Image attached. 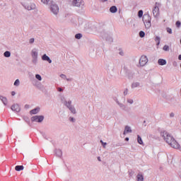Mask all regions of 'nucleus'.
<instances>
[{
    "instance_id": "nucleus-49",
    "label": "nucleus",
    "mask_w": 181,
    "mask_h": 181,
    "mask_svg": "<svg viewBox=\"0 0 181 181\" xmlns=\"http://www.w3.org/2000/svg\"><path fill=\"white\" fill-rule=\"evenodd\" d=\"M125 141H129V138L126 137V138H125Z\"/></svg>"
},
{
    "instance_id": "nucleus-22",
    "label": "nucleus",
    "mask_w": 181,
    "mask_h": 181,
    "mask_svg": "<svg viewBox=\"0 0 181 181\" xmlns=\"http://www.w3.org/2000/svg\"><path fill=\"white\" fill-rule=\"evenodd\" d=\"M68 109L69 110V111H71V112L72 113V114H76V107H74V106H73V105L70 107H68Z\"/></svg>"
},
{
    "instance_id": "nucleus-8",
    "label": "nucleus",
    "mask_w": 181,
    "mask_h": 181,
    "mask_svg": "<svg viewBox=\"0 0 181 181\" xmlns=\"http://www.w3.org/2000/svg\"><path fill=\"white\" fill-rule=\"evenodd\" d=\"M61 102L62 104H64V105H65V107H66L68 108L71 107L73 105H71V100H66V98L64 96L61 97Z\"/></svg>"
},
{
    "instance_id": "nucleus-31",
    "label": "nucleus",
    "mask_w": 181,
    "mask_h": 181,
    "mask_svg": "<svg viewBox=\"0 0 181 181\" xmlns=\"http://www.w3.org/2000/svg\"><path fill=\"white\" fill-rule=\"evenodd\" d=\"M35 78L38 80V81H42V76H40V74H35Z\"/></svg>"
},
{
    "instance_id": "nucleus-27",
    "label": "nucleus",
    "mask_w": 181,
    "mask_h": 181,
    "mask_svg": "<svg viewBox=\"0 0 181 181\" xmlns=\"http://www.w3.org/2000/svg\"><path fill=\"white\" fill-rule=\"evenodd\" d=\"M155 42H156L157 46H159V45H160V37L156 36L155 38Z\"/></svg>"
},
{
    "instance_id": "nucleus-47",
    "label": "nucleus",
    "mask_w": 181,
    "mask_h": 181,
    "mask_svg": "<svg viewBox=\"0 0 181 181\" xmlns=\"http://www.w3.org/2000/svg\"><path fill=\"white\" fill-rule=\"evenodd\" d=\"M98 160L99 162H101V157L98 156Z\"/></svg>"
},
{
    "instance_id": "nucleus-35",
    "label": "nucleus",
    "mask_w": 181,
    "mask_h": 181,
    "mask_svg": "<svg viewBox=\"0 0 181 181\" xmlns=\"http://www.w3.org/2000/svg\"><path fill=\"white\" fill-rule=\"evenodd\" d=\"M108 70H114V64H110L108 67H107Z\"/></svg>"
},
{
    "instance_id": "nucleus-39",
    "label": "nucleus",
    "mask_w": 181,
    "mask_h": 181,
    "mask_svg": "<svg viewBox=\"0 0 181 181\" xmlns=\"http://www.w3.org/2000/svg\"><path fill=\"white\" fill-rule=\"evenodd\" d=\"M166 30H167L168 33H170V35H172V28H167Z\"/></svg>"
},
{
    "instance_id": "nucleus-48",
    "label": "nucleus",
    "mask_w": 181,
    "mask_h": 181,
    "mask_svg": "<svg viewBox=\"0 0 181 181\" xmlns=\"http://www.w3.org/2000/svg\"><path fill=\"white\" fill-rule=\"evenodd\" d=\"M178 59L181 60V54L178 56Z\"/></svg>"
},
{
    "instance_id": "nucleus-28",
    "label": "nucleus",
    "mask_w": 181,
    "mask_h": 181,
    "mask_svg": "<svg viewBox=\"0 0 181 181\" xmlns=\"http://www.w3.org/2000/svg\"><path fill=\"white\" fill-rule=\"evenodd\" d=\"M4 57H11V52H9V51H6V52L4 53Z\"/></svg>"
},
{
    "instance_id": "nucleus-23",
    "label": "nucleus",
    "mask_w": 181,
    "mask_h": 181,
    "mask_svg": "<svg viewBox=\"0 0 181 181\" xmlns=\"http://www.w3.org/2000/svg\"><path fill=\"white\" fill-rule=\"evenodd\" d=\"M23 165H17L15 167V170H17V172H21V170H23Z\"/></svg>"
},
{
    "instance_id": "nucleus-29",
    "label": "nucleus",
    "mask_w": 181,
    "mask_h": 181,
    "mask_svg": "<svg viewBox=\"0 0 181 181\" xmlns=\"http://www.w3.org/2000/svg\"><path fill=\"white\" fill-rule=\"evenodd\" d=\"M20 84H21V81H19V79H16L14 82V86L16 87H19Z\"/></svg>"
},
{
    "instance_id": "nucleus-43",
    "label": "nucleus",
    "mask_w": 181,
    "mask_h": 181,
    "mask_svg": "<svg viewBox=\"0 0 181 181\" xmlns=\"http://www.w3.org/2000/svg\"><path fill=\"white\" fill-rule=\"evenodd\" d=\"M180 25H181L180 21H177V22H176V26H177V28H180Z\"/></svg>"
},
{
    "instance_id": "nucleus-30",
    "label": "nucleus",
    "mask_w": 181,
    "mask_h": 181,
    "mask_svg": "<svg viewBox=\"0 0 181 181\" xmlns=\"http://www.w3.org/2000/svg\"><path fill=\"white\" fill-rule=\"evenodd\" d=\"M138 16H139V18H142V16H144V11H142V10L139 11Z\"/></svg>"
},
{
    "instance_id": "nucleus-1",
    "label": "nucleus",
    "mask_w": 181,
    "mask_h": 181,
    "mask_svg": "<svg viewBox=\"0 0 181 181\" xmlns=\"http://www.w3.org/2000/svg\"><path fill=\"white\" fill-rule=\"evenodd\" d=\"M160 135L163 137L164 141H165L171 148H174V149H179V148H180L179 143L175 140L173 136L170 135L169 132L164 131L160 133Z\"/></svg>"
},
{
    "instance_id": "nucleus-6",
    "label": "nucleus",
    "mask_w": 181,
    "mask_h": 181,
    "mask_svg": "<svg viewBox=\"0 0 181 181\" xmlns=\"http://www.w3.org/2000/svg\"><path fill=\"white\" fill-rule=\"evenodd\" d=\"M159 6H160V4L156 2L155 4V6L153 8V17L156 18V19H158V18H159V15H160Z\"/></svg>"
},
{
    "instance_id": "nucleus-4",
    "label": "nucleus",
    "mask_w": 181,
    "mask_h": 181,
    "mask_svg": "<svg viewBox=\"0 0 181 181\" xmlns=\"http://www.w3.org/2000/svg\"><path fill=\"white\" fill-rule=\"evenodd\" d=\"M152 18L149 14H144L143 16V22L145 25L146 29H151V26H152L151 23Z\"/></svg>"
},
{
    "instance_id": "nucleus-17",
    "label": "nucleus",
    "mask_w": 181,
    "mask_h": 181,
    "mask_svg": "<svg viewBox=\"0 0 181 181\" xmlns=\"http://www.w3.org/2000/svg\"><path fill=\"white\" fill-rule=\"evenodd\" d=\"M158 63L159 66H165V64H166V59H159L158 60Z\"/></svg>"
},
{
    "instance_id": "nucleus-32",
    "label": "nucleus",
    "mask_w": 181,
    "mask_h": 181,
    "mask_svg": "<svg viewBox=\"0 0 181 181\" xmlns=\"http://www.w3.org/2000/svg\"><path fill=\"white\" fill-rule=\"evenodd\" d=\"M41 2L44 4V5H48L50 0H41Z\"/></svg>"
},
{
    "instance_id": "nucleus-20",
    "label": "nucleus",
    "mask_w": 181,
    "mask_h": 181,
    "mask_svg": "<svg viewBox=\"0 0 181 181\" xmlns=\"http://www.w3.org/2000/svg\"><path fill=\"white\" fill-rule=\"evenodd\" d=\"M117 11H118V9L115 6H112L110 8V11L111 12V13H116Z\"/></svg>"
},
{
    "instance_id": "nucleus-41",
    "label": "nucleus",
    "mask_w": 181,
    "mask_h": 181,
    "mask_svg": "<svg viewBox=\"0 0 181 181\" xmlns=\"http://www.w3.org/2000/svg\"><path fill=\"white\" fill-rule=\"evenodd\" d=\"M69 121L71 122H76V119H74V117H69Z\"/></svg>"
},
{
    "instance_id": "nucleus-46",
    "label": "nucleus",
    "mask_w": 181,
    "mask_h": 181,
    "mask_svg": "<svg viewBox=\"0 0 181 181\" xmlns=\"http://www.w3.org/2000/svg\"><path fill=\"white\" fill-rule=\"evenodd\" d=\"M16 94V93H15V91L11 92V95H15Z\"/></svg>"
},
{
    "instance_id": "nucleus-25",
    "label": "nucleus",
    "mask_w": 181,
    "mask_h": 181,
    "mask_svg": "<svg viewBox=\"0 0 181 181\" xmlns=\"http://www.w3.org/2000/svg\"><path fill=\"white\" fill-rule=\"evenodd\" d=\"M137 181H144V175L142 174H139L136 176Z\"/></svg>"
},
{
    "instance_id": "nucleus-13",
    "label": "nucleus",
    "mask_w": 181,
    "mask_h": 181,
    "mask_svg": "<svg viewBox=\"0 0 181 181\" xmlns=\"http://www.w3.org/2000/svg\"><path fill=\"white\" fill-rule=\"evenodd\" d=\"M116 103L123 111H125V110H127V105H125L124 103H119L118 100H116Z\"/></svg>"
},
{
    "instance_id": "nucleus-50",
    "label": "nucleus",
    "mask_w": 181,
    "mask_h": 181,
    "mask_svg": "<svg viewBox=\"0 0 181 181\" xmlns=\"http://www.w3.org/2000/svg\"><path fill=\"white\" fill-rule=\"evenodd\" d=\"M102 1V2H107V1H108V0H101Z\"/></svg>"
},
{
    "instance_id": "nucleus-38",
    "label": "nucleus",
    "mask_w": 181,
    "mask_h": 181,
    "mask_svg": "<svg viewBox=\"0 0 181 181\" xmlns=\"http://www.w3.org/2000/svg\"><path fill=\"white\" fill-rule=\"evenodd\" d=\"M100 144H102V146H103V148H106L107 142H104L103 141V140H100Z\"/></svg>"
},
{
    "instance_id": "nucleus-2",
    "label": "nucleus",
    "mask_w": 181,
    "mask_h": 181,
    "mask_svg": "<svg viewBox=\"0 0 181 181\" xmlns=\"http://www.w3.org/2000/svg\"><path fill=\"white\" fill-rule=\"evenodd\" d=\"M21 4L27 11H35L36 9V4L30 0H21Z\"/></svg>"
},
{
    "instance_id": "nucleus-7",
    "label": "nucleus",
    "mask_w": 181,
    "mask_h": 181,
    "mask_svg": "<svg viewBox=\"0 0 181 181\" xmlns=\"http://www.w3.org/2000/svg\"><path fill=\"white\" fill-rule=\"evenodd\" d=\"M148 62V57L145 55H142L139 59V66L144 67V66H146Z\"/></svg>"
},
{
    "instance_id": "nucleus-26",
    "label": "nucleus",
    "mask_w": 181,
    "mask_h": 181,
    "mask_svg": "<svg viewBox=\"0 0 181 181\" xmlns=\"http://www.w3.org/2000/svg\"><path fill=\"white\" fill-rule=\"evenodd\" d=\"M137 141L140 145H142V144H144V141H142V138L139 135L137 136Z\"/></svg>"
},
{
    "instance_id": "nucleus-37",
    "label": "nucleus",
    "mask_w": 181,
    "mask_h": 181,
    "mask_svg": "<svg viewBox=\"0 0 181 181\" xmlns=\"http://www.w3.org/2000/svg\"><path fill=\"white\" fill-rule=\"evenodd\" d=\"M163 49L165 52H169V47L168 45H165Z\"/></svg>"
},
{
    "instance_id": "nucleus-34",
    "label": "nucleus",
    "mask_w": 181,
    "mask_h": 181,
    "mask_svg": "<svg viewBox=\"0 0 181 181\" xmlns=\"http://www.w3.org/2000/svg\"><path fill=\"white\" fill-rule=\"evenodd\" d=\"M129 90H128V88H125L124 90V91H123V94H124V95L125 96V95H128V93H129Z\"/></svg>"
},
{
    "instance_id": "nucleus-44",
    "label": "nucleus",
    "mask_w": 181,
    "mask_h": 181,
    "mask_svg": "<svg viewBox=\"0 0 181 181\" xmlns=\"http://www.w3.org/2000/svg\"><path fill=\"white\" fill-rule=\"evenodd\" d=\"M57 90H58V91H59V92L63 91V89H62V88H58Z\"/></svg>"
},
{
    "instance_id": "nucleus-19",
    "label": "nucleus",
    "mask_w": 181,
    "mask_h": 181,
    "mask_svg": "<svg viewBox=\"0 0 181 181\" xmlns=\"http://www.w3.org/2000/svg\"><path fill=\"white\" fill-rule=\"evenodd\" d=\"M60 77L63 78V80H66V81H73V78H67V76L63 74L60 75Z\"/></svg>"
},
{
    "instance_id": "nucleus-15",
    "label": "nucleus",
    "mask_w": 181,
    "mask_h": 181,
    "mask_svg": "<svg viewBox=\"0 0 181 181\" xmlns=\"http://www.w3.org/2000/svg\"><path fill=\"white\" fill-rule=\"evenodd\" d=\"M0 100L4 105H8V99L6 97L0 95Z\"/></svg>"
},
{
    "instance_id": "nucleus-40",
    "label": "nucleus",
    "mask_w": 181,
    "mask_h": 181,
    "mask_svg": "<svg viewBox=\"0 0 181 181\" xmlns=\"http://www.w3.org/2000/svg\"><path fill=\"white\" fill-rule=\"evenodd\" d=\"M29 43H30V45H32L33 43H35V38L30 39Z\"/></svg>"
},
{
    "instance_id": "nucleus-45",
    "label": "nucleus",
    "mask_w": 181,
    "mask_h": 181,
    "mask_svg": "<svg viewBox=\"0 0 181 181\" xmlns=\"http://www.w3.org/2000/svg\"><path fill=\"white\" fill-rule=\"evenodd\" d=\"M170 117H175V113H170Z\"/></svg>"
},
{
    "instance_id": "nucleus-5",
    "label": "nucleus",
    "mask_w": 181,
    "mask_h": 181,
    "mask_svg": "<svg viewBox=\"0 0 181 181\" xmlns=\"http://www.w3.org/2000/svg\"><path fill=\"white\" fill-rule=\"evenodd\" d=\"M49 11L53 15L57 16L59 15V6L56 4L54 1H52L49 4Z\"/></svg>"
},
{
    "instance_id": "nucleus-3",
    "label": "nucleus",
    "mask_w": 181,
    "mask_h": 181,
    "mask_svg": "<svg viewBox=\"0 0 181 181\" xmlns=\"http://www.w3.org/2000/svg\"><path fill=\"white\" fill-rule=\"evenodd\" d=\"M30 56L32 57L33 64H37L39 60V49L37 48H33L30 52Z\"/></svg>"
},
{
    "instance_id": "nucleus-11",
    "label": "nucleus",
    "mask_w": 181,
    "mask_h": 181,
    "mask_svg": "<svg viewBox=\"0 0 181 181\" xmlns=\"http://www.w3.org/2000/svg\"><path fill=\"white\" fill-rule=\"evenodd\" d=\"M12 111H14L15 112H21V106L18 104H14L11 106Z\"/></svg>"
},
{
    "instance_id": "nucleus-33",
    "label": "nucleus",
    "mask_w": 181,
    "mask_h": 181,
    "mask_svg": "<svg viewBox=\"0 0 181 181\" xmlns=\"http://www.w3.org/2000/svg\"><path fill=\"white\" fill-rule=\"evenodd\" d=\"M139 36H140V37H145V32L140 31L139 32Z\"/></svg>"
},
{
    "instance_id": "nucleus-14",
    "label": "nucleus",
    "mask_w": 181,
    "mask_h": 181,
    "mask_svg": "<svg viewBox=\"0 0 181 181\" xmlns=\"http://www.w3.org/2000/svg\"><path fill=\"white\" fill-rule=\"evenodd\" d=\"M132 132V129H131V127L129 126H126L124 127V135H127V134H131Z\"/></svg>"
},
{
    "instance_id": "nucleus-12",
    "label": "nucleus",
    "mask_w": 181,
    "mask_h": 181,
    "mask_svg": "<svg viewBox=\"0 0 181 181\" xmlns=\"http://www.w3.org/2000/svg\"><path fill=\"white\" fill-rule=\"evenodd\" d=\"M41 59L43 62H48L49 63V64H51L52 63V60L50 59V57H49V56H47V54H44L42 57Z\"/></svg>"
},
{
    "instance_id": "nucleus-10",
    "label": "nucleus",
    "mask_w": 181,
    "mask_h": 181,
    "mask_svg": "<svg viewBox=\"0 0 181 181\" xmlns=\"http://www.w3.org/2000/svg\"><path fill=\"white\" fill-rule=\"evenodd\" d=\"M43 119H45V117H43L42 115H40V116L35 115L31 118V121L33 122H42L43 121Z\"/></svg>"
},
{
    "instance_id": "nucleus-9",
    "label": "nucleus",
    "mask_w": 181,
    "mask_h": 181,
    "mask_svg": "<svg viewBox=\"0 0 181 181\" xmlns=\"http://www.w3.org/2000/svg\"><path fill=\"white\" fill-rule=\"evenodd\" d=\"M73 6H77L81 8V6H84V1L83 0H72Z\"/></svg>"
},
{
    "instance_id": "nucleus-36",
    "label": "nucleus",
    "mask_w": 181,
    "mask_h": 181,
    "mask_svg": "<svg viewBox=\"0 0 181 181\" xmlns=\"http://www.w3.org/2000/svg\"><path fill=\"white\" fill-rule=\"evenodd\" d=\"M81 37H83V35H82L81 34H80V33L76 34V35H75V38H76V39H80Z\"/></svg>"
},
{
    "instance_id": "nucleus-42",
    "label": "nucleus",
    "mask_w": 181,
    "mask_h": 181,
    "mask_svg": "<svg viewBox=\"0 0 181 181\" xmlns=\"http://www.w3.org/2000/svg\"><path fill=\"white\" fill-rule=\"evenodd\" d=\"M173 66L174 67H177V62L174 61V62H173Z\"/></svg>"
},
{
    "instance_id": "nucleus-21",
    "label": "nucleus",
    "mask_w": 181,
    "mask_h": 181,
    "mask_svg": "<svg viewBox=\"0 0 181 181\" xmlns=\"http://www.w3.org/2000/svg\"><path fill=\"white\" fill-rule=\"evenodd\" d=\"M39 111H40V107H36V108L30 110V114L35 115V114H37V112H39Z\"/></svg>"
},
{
    "instance_id": "nucleus-18",
    "label": "nucleus",
    "mask_w": 181,
    "mask_h": 181,
    "mask_svg": "<svg viewBox=\"0 0 181 181\" xmlns=\"http://www.w3.org/2000/svg\"><path fill=\"white\" fill-rule=\"evenodd\" d=\"M55 154L58 158H62V156H63V152L60 149L55 150Z\"/></svg>"
},
{
    "instance_id": "nucleus-24",
    "label": "nucleus",
    "mask_w": 181,
    "mask_h": 181,
    "mask_svg": "<svg viewBox=\"0 0 181 181\" xmlns=\"http://www.w3.org/2000/svg\"><path fill=\"white\" fill-rule=\"evenodd\" d=\"M127 104H129L130 105H132V104H134V99H132L131 98H127Z\"/></svg>"
},
{
    "instance_id": "nucleus-16",
    "label": "nucleus",
    "mask_w": 181,
    "mask_h": 181,
    "mask_svg": "<svg viewBox=\"0 0 181 181\" xmlns=\"http://www.w3.org/2000/svg\"><path fill=\"white\" fill-rule=\"evenodd\" d=\"M140 86H141V83L139 82H133L131 86L132 88L133 89L138 88V87H140Z\"/></svg>"
}]
</instances>
